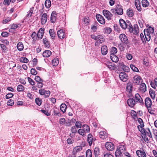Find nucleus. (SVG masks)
Masks as SVG:
<instances>
[{"mask_svg": "<svg viewBox=\"0 0 157 157\" xmlns=\"http://www.w3.org/2000/svg\"><path fill=\"white\" fill-rule=\"evenodd\" d=\"M17 48L19 51H21L24 49V45L23 43L21 42H19L17 45Z\"/></svg>", "mask_w": 157, "mask_h": 157, "instance_id": "28", "label": "nucleus"}, {"mask_svg": "<svg viewBox=\"0 0 157 157\" xmlns=\"http://www.w3.org/2000/svg\"><path fill=\"white\" fill-rule=\"evenodd\" d=\"M127 14L129 17H132L133 15V12L132 10L129 9L127 11Z\"/></svg>", "mask_w": 157, "mask_h": 157, "instance_id": "35", "label": "nucleus"}, {"mask_svg": "<svg viewBox=\"0 0 157 157\" xmlns=\"http://www.w3.org/2000/svg\"><path fill=\"white\" fill-rule=\"evenodd\" d=\"M103 157H114L111 154L106 153L103 154Z\"/></svg>", "mask_w": 157, "mask_h": 157, "instance_id": "57", "label": "nucleus"}, {"mask_svg": "<svg viewBox=\"0 0 157 157\" xmlns=\"http://www.w3.org/2000/svg\"><path fill=\"white\" fill-rule=\"evenodd\" d=\"M78 132L79 134L82 135V136H86V133L84 130L82 129V128H80L78 131Z\"/></svg>", "mask_w": 157, "mask_h": 157, "instance_id": "38", "label": "nucleus"}, {"mask_svg": "<svg viewBox=\"0 0 157 157\" xmlns=\"http://www.w3.org/2000/svg\"><path fill=\"white\" fill-rule=\"evenodd\" d=\"M45 5L47 8H49L51 5V2L50 0H46L45 2Z\"/></svg>", "mask_w": 157, "mask_h": 157, "instance_id": "42", "label": "nucleus"}, {"mask_svg": "<svg viewBox=\"0 0 157 157\" xmlns=\"http://www.w3.org/2000/svg\"><path fill=\"white\" fill-rule=\"evenodd\" d=\"M92 153L91 150L90 149L87 150L86 153V157H92Z\"/></svg>", "mask_w": 157, "mask_h": 157, "instance_id": "45", "label": "nucleus"}, {"mask_svg": "<svg viewBox=\"0 0 157 157\" xmlns=\"http://www.w3.org/2000/svg\"><path fill=\"white\" fill-rule=\"evenodd\" d=\"M96 18L98 21L101 24H104L105 23V21L104 17L99 14H97Z\"/></svg>", "mask_w": 157, "mask_h": 157, "instance_id": "9", "label": "nucleus"}, {"mask_svg": "<svg viewBox=\"0 0 157 157\" xmlns=\"http://www.w3.org/2000/svg\"><path fill=\"white\" fill-rule=\"evenodd\" d=\"M103 13L105 17L108 20H109L111 19L113 15L109 11L107 10H104L103 11Z\"/></svg>", "mask_w": 157, "mask_h": 157, "instance_id": "4", "label": "nucleus"}, {"mask_svg": "<svg viewBox=\"0 0 157 157\" xmlns=\"http://www.w3.org/2000/svg\"><path fill=\"white\" fill-rule=\"evenodd\" d=\"M149 94L151 98L152 99H154L155 98V93L154 90L150 89L149 90Z\"/></svg>", "mask_w": 157, "mask_h": 157, "instance_id": "36", "label": "nucleus"}, {"mask_svg": "<svg viewBox=\"0 0 157 157\" xmlns=\"http://www.w3.org/2000/svg\"><path fill=\"white\" fill-rule=\"evenodd\" d=\"M98 41H99L100 43H102L104 42L105 40L104 37L101 35H98V37L97 40Z\"/></svg>", "mask_w": 157, "mask_h": 157, "instance_id": "39", "label": "nucleus"}, {"mask_svg": "<svg viewBox=\"0 0 157 157\" xmlns=\"http://www.w3.org/2000/svg\"><path fill=\"white\" fill-rule=\"evenodd\" d=\"M135 97L136 100V103L139 102L141 104H143L144 102L143 99L139 94H136L135 95Z\"/></svg>", "mask_w": 157, "mask_h": 157, "instance_id": "15", "label": "nucleus"}, {"mask_svg": "<svg viewBox=\"0 0 157 157\" xmlns=\"http://www.w3.org/2000/svg\"><path fill=\"white\" fill-rule=\"evenodd\" d=\"M117 48L115 47H112L111 49L110 56L111 55H115L117 52Z\"/></svg>", "mask_w": 157, "mask_h": 157, "instance_id": "31", "label": "nucleus"}, {"mask_svg": "<svg viewBox=\"0 0 157 157\" xmlns=\"http://www.w3.org/2000/svg\"><path fill=\"white\" fill-rule=\"evenodd\" d=\"M77 128H81L82 127V123L80 121H76L75 123V126Z\"/></svg>", "mask_w": 157, "mask_h": 157, "instance_id": "40", "label": "nucleus"}, {"mask_svg": "<svg viewBox=\"0 0 157 157\" xmlns=\"http://www.w3.org/2000/svg\"><path fill=\"white\" fill-rule=\"evenodd\" d=\"M82 149V147L81 146H77L74 148L72 151V153L75 155L76 154L77 152L81 151Z\"/></svg>", "mask_w": 157, "mask_h": 157, "instance_id": "18", "label": "nucleus"}, {"mask_svg": "<svg viewBox=\"0 0 157 157\" xmlns=\"http://www.w3.org/2000/svg\"><path fill=\"white\" fill-rule=\"evenodd\" d=\"M58 37L61 39H63L65 36V34L63 29H60L57 32Z\"/></svg>", "mask_w": 157, "mask_h": 157, "instance_id": "13", "label": "nucleus"}, {"mask_svg": "<svg viewBox=\"0 0 157 157\" xmlns=\"http://www.w3.org/2000/svg\"><path fill=\"white\" fill-rule=\"evenodd\" d=\"M106 133L105 132L103 131H101L99 133V136L100 138H101L102 139H104L105 138V134Z\"/></svg>", "mask_w": 157, "mask_h": 157, "instance_id": "46", "label": "nucleus"}, {"mask_svg": "<svg viewBox=\"0 0 157 157\" xmlns=\"http://www.w3.org/2000/svg\"><path fill=\"white\" fill-rule=\"evenodd\" d=\"M144 34L146 40L147 41H149L151 39L150 34L148 33L147 32H144Z\"/></svg>", "mask_w": 157, "mask_h": 157, "instance_id": "34", "label": "nucleus"}, {"mask_svg": "<svg viewBox=\"0 0 157 157\" xmlns=\"http://www.w3.org/2000/svg\"><path fill=\"white\" fill-rule=\"evenodd\" d=\"M149 113L151 114H155V111L152 110L151 107H147Z\"/></svg>", "mask_w": 157, "mask_h": 157, "instance_id": "56", "label": "nucleus"}, {"mask_svg": "<svg viewBox=\"0 0 157 157\" xmlns=\"http://www.w3.org/2000/svg\"><path fill=\"white\" fill-rule=\"evenodd\" d=\"M49 33L52 39H55L56 36V33L53 29H51L49 30Z\"/></svg>", "mask_w": 157, "mask_h": 157, "instance_id": "25", "label": "nucleus"}, {"mask_svg": "<svg viewBox=\"0 0 157 157\" xmlns=\"http://www.w3.org/2000/svg\"><path fill=\"white\" fill-rule=\"evenodd\" d=\"M136 153L138 157H146L147 156L146 153L143 149L142 150H137Z\"/></svg>", "mask_w": 157, "mask_h": 157, "instance_id": "7", "label": "nucleus"}, {"mask_svg": "<svg viewBox=\"0 0 157 157\" xmlns=\"http://www.w3.org/2000/svg\"><path fill=\"white\" fill-rule=\"evenodd\" d=\"M20 61L22 63H27L28 62L29 60L26 57H21L20 59Z\"/></svg>", "mask_w": 157, "mask_h": 157, "instance_id": "47", "label": "nucleus"}, {"mask_svg": "<svg viewBox=\"0 0 157 157\" xmlns=\"http://www.w3.org/2000/svg\"><path fill=\"white\" fill-rule=\"evenodd\" d=\"M57 13L56 11H53L51 14L50 21L52 23H54L56 21Z\"/></svg>", "mask_w": 157, "mask_h": 157, "instance_id": "8", "label": "nucleus"}, {"mask_svg": "<svg viewBox=\"0 0 157 157\" xmlns=\"http://www.w3.org/2000/svg\"><path fill=\"white\" fill-rule=\"evenodd\" d=\"M11 20L10 17H8L7 18L3 20V24H6L8 22L10 21Z\"/></svg>", "mask_w": 157, "mask_h": 157, "instance_id": "63", "label": "nucleus"}, {"mask_svg": "<svg viewBox=\"0 0 157 157\" xmlns=\"http://www.w3.org/2000/svg\"><path fill=\"white\" fill-rule=\"evenodd\" d=\"M28 80L29 83L32 85L34 86L35 85V82L30 77L28 78Z\"/></svg>", "mask_w": 157, "mask_h": 157, "instance_id": "55", "label": "nucleus"}, {"mask_svg": "<svg viewBox=\"0 0 157 157\" xmlns=\"http://www.w3.org/2000/svg\"><path fill=\"white\" fill-rule=\"evenodd\" d=\"M106 64L108 67L111 70H115L116 68L115 64L112 62H107Z\"/></svg>", "mask_w": 157, "mask_h": 157, "instance_id": "14", "label": "nucleus"}, {"mask_svg": "<svg viewBox=\"0 0 157 157\" xmlns=\"http://www.w3.org/2000/svg\"><path fill=\"white\" fill-rule=\"evenodd\" d=\"M119 78L123 82H126L128 79V76L126 73L124 72H121L119 74Z\"/></svg>", "mask_w": 157, "mask_h": 157, "instance_id": "5", "label": "nucleus"}, {"mask_svg": "<svg viewBox=\"0 0 157 157\" xmlns=\"http://www.w3.org/2000/svg\"><path fill=\"white\" fill-rule=\"evenodd\" d=\"M143 80L141 77L138 75H136L133 78V82L136 85H139L142 82Z\"/></svg>", "mask_w": 157, "mask_h": 157, "instance_id": "2", "label": "nucleus"}, {"mask_svg": "<svg viewBox=\"0 0 157 157\" xmlns=\"http://www.w3.org/2000/svg\"><path fill=\"white\" fill-rule=\"evenodd\" d=\"M35 79L37 82H43V80L38 76H36L35 77Z\"/></svg>", "mask_w": 157, "mask_h": 157, "instance_id": "54", "label": "nucleus"}, {"mask_svg": "<svg viewBox=\"0 0 157 157\" xmlns=\"http://www.w3.org/2000/svg\"><path fill=\"white\" fill-rule=\"evenodd\" d=\"M133 31H134L135 33L137 34L138 33L139 30L138 28V26L137 25H134V29H133Z\"/></svg>", "mask_w": 157, "mask_h": 157, "instance_id": "62", "label": "nucleus"}, {"mask_svg": "<svg viewBox=\"0 0 157 157\" xmlns=\"http://www.w3.org/2000/svg\"><path fill=\"white\" fill-rule=\"evenodd\" d=\"M127 103L128 106L131 107H133L135 104L137 103L135 100L132 98H130L128 99Z\"/></svg>", "mask_w": 157, "mask_h": 157, "instance_id": "10", "label": "nucleus"}, {"mask_svg": "<svg viewBox=\"0 0 157 157\" xmlns=\"http://www.w3.org/2000/svg\"><path fill=\"white\" fill-rule=\"evenodd\" d=\"M47 14L46 13H44L42 15L41 17V23L42 24H44L46 22L47 20Z\"/></svg>", "mask_w": 157, "mask_h": 157, "instance_id": "17", "label": "nucleus"}, {"mask_svg": "<svg viewBox=\"0 0 157 157\" xmlns=\"http://www.w3.org/2000/svg\"><path fill=\"white\" fill-rule=\"evenodd\" d=\"M76 127L74 126L71 127V132L73 133H76L78 131L76 128Z\"/></svg>", "mask_w": 157, "mask_h": 157, "instance_id": "51", "label": "nucleus"}, {"mask_svg": "<svg viewBox=\"0 0 157 157\" xmlns=\"http://www.w3.org/2000/svg\"><path fill=\"white\" fill-rule=\"evenodd\" d=\"M14 104V101L12 99H10L7 102V105H12Z\"/></svg>", "mask_w": 157, "mask_h": 157, "instance_id": "60", "label": "nucleus"}, {"mask_svg": "<svg viewBox=\"0 0 157 157\" xmlns=\"http://www.w3.org/2000/svg\"><path fill=\"white\" fill-rule=\"evenodd\" d=\"M119 38L123 44H127L128 43L126 36L124 34H121L119 36Z\"/></svg>", "mask_w": 157, "mask_h": 157, "instance_id": "3", "label": "nucleus"}, {"mask_svg": "<svg viewBox=\"0 0 157 157\" xmlns=\"http://www.w3.org/2000/svg\"><path fill=\"white\" fill-rule=\"evenodd\" d=\"M94 153L95 157H98L99 155V149L98 147H95L94 150Z\"/></svg>", "mask_w": 157, "mask_h": 157, "instance_id": "37", "label": "nucleus"}, {"mask_svg": "<svg viewBox=\"0 0 157 157\" xmlns=\"http://www.w3.org/2000/svg\"><path fill=\"white\" fill-rule=\"evenodd\" d=\"M115 11L118 15H121L123 14V10L121 6L119 5L117 6L116 7Z\"/></svg>", "mask_w": 157, "mask_h": 157, "instance_id": "11", "label": "nucleus"}, {"mask_svg": "<svg viewBox=\"0 0 157 157\" xmlns=\"http://www.w3.org/2000/svg\"><path fill=\"white\" fill-rule=\"evenodd\" d=\"M154 29L153 28L150 27L148 28L147 31L148 33L152 34L154 33Z\"/></svg>", "mask_w": 157, "mask_h": 157, "instance_id": "59", "label": "nucleus"}, {"mask_svg": "<svg viewBox=\"0 0 157 157\" xmlns=\"http://www.w3.org/2000/svg\"><path fill=\"white\" fill-rule=\"evenodd\" d=\"M59 61L57 58H55L52 61V63L53 65L54 66H56L59 63Z\"/></svg>", "mask_w": 157, "mask_h": 157, "instance_id": "33", "label": "nucleus"}, {"mask_svg": "<svg viewBox=\"0 0 157 157\" xmlns=\"http://www.w3.org/2000/svg\"><path fill=\"white\" fill-rule=\"evenodd\" d=\"M144 134L146 135H147L150 138H152L151 132L149 128H147L145 130V132H144Z\"/></svg>", "mask_w": 157, "mask_h": 157, "instance_id": "24", "label": "nucleus"}, {"mask_svg": "<svg viewBox=\"0 0 157 157\" xmlns=\"http://www.w3.org/2000/svg\"><path fill=\"white\" fill-rule=\"evenodd\" d=\"M66 109L67 106L65 104H61L60 107V109L63 113H64L66 112Z\"/></svg>", "mask_w": 157, "mask_h": 157, "instance_id": "32", "label": "nucleus"}, {"mask_svg": "<svg viewBox=\"0 0 157 157\" xmlns=\"http://www.w3.org/2000/svg\"><path fill=\"white\" fill-rule=\"evenodd\" d=\"M130 67L131 69L134 71L138 72L139 71L138 68L136 67L134 65L131 64L130 65Z\"/></svg>", "mask_w": 157, "mask_h": 157, "instance_id": "41", "label": "nucleus"}, {"mask_svg": "<svg viewBox=\"0 0 157 157\" xmlns=\"http://www.w3.org/2000/svg\"><path fill=\"white\" fill-rule=\"evenodd\" d=\"M115 155L116 157H122L123 154L116 150L115 152Z\"/></svg>", "mask_w": 157, "mask_h": 157, "instance_id": "44", "label": "nucleus"}, {"mask_svg": "<svg viewBox=\"0 0 157 157\" xmlns=\"http://www.w3.org/2000/svg\"><path fill=\"white\" fill-rule=\"evenodd\" d=\"M120 24L121 27L123 29H126L127 28L129 29L130 33L133 31V28L131 23L128 21L125 22L123 19L120 20Z\"/></svg>", "mask_w": 157, "mask_h": 157, "instance_id": "1", "label": "nucleus"}, {"mask_svg": "<svg viewBox=\"0 0 157 157\" xmlns=\"http://www.w3.org/2000/svg\"><path fill=\"white\" fill-rule=\"evenodd\" d=\"M95 140V138L93 137L91 134H89L88 135L87 141L90 146L92 145V143Z\"/></svg>", "mask_w": 157, "mask_h": 157, "instance_id": "12", "label": "nucleus"}, {"mask_svg": "<svg viewBox=\"0 0 157 157\" xmlns=\"http://www.w3.org/2000/svg\"><path fill=\"white\" fill-rule=\"evenodd\" d=\"M131 115L132 117L134 119H135L137 116L136 112L134 110H132L131 112Z\"/></svg>", "mask_w": 157, "mask_h": 157, "instance_id": "52", "label": "nucleus"}, {"mask_svg": "<svg viewBox=\"0 0 157 157\" xmlns=\"http://www.w3.org/2000/svg\"><path fill=\"white\" fill-rule=\"evenodd\" d=\"M52 54L51 52L49 50H45L43 53V56L44 57H49Z\"/></svg>", "mask_w": 157, "mask_h": 157, "instance_id": "21", "label": "nucleus"}, {"mask_svg": "<svg viewBox=\"0 0 157 157\" xmlns=\"http://www.w3.org/2000/svg\"><path fill=\"white\" fill-rule=\"evenodd\" d=\"M145 104L146 106L147 107H151L152 105V101L151 99L147 97L146 98Z\"/></svg>", "mask_w": 157, "mask_h": 157, "instance_id": "16", "label": "nucleus"}, {"mask_svg": "<svg viewBox=\"0 0 157 157\" xmlns=\"http://www.w3.org/2000/svg\"><path fill=\"white\" fill-rule=\"evenodd\" d=\"M82 128L86 133H89L90 131V127L86 124L83 125L82 127Z\"/></svg>", "mask_w": 157, "mask_h": 157, "instance_id": "27", "label": "nucleus"}, {"mask_svg": "<svg viewBox=\"0 0 157 157\" xmlns=\"http://www.w3.org/2000/svg\"><path fill=\"white\" fill-rule=\"evenodd\" d=\"M46 90L44 89H41L39 90V93L41 95H44L45 94Z\"/></svg>", "mask_w": 157, "mask_h": 157, "instance_id": "61", "label": "nucleus"}, {"mask_svg": "<svg viewBox=\"0 0 157 157\" xmlns=\"http://www.w3.org/2000/svg\"><path fill=\"white\" fill-rule=\"evenodd\" d=\"M110 57L111 60L113 62H117L119 60L118 57L115 55H111L110 56Z\"/></svg>", "mask_w": 157, "mask_h": 157, "instance_id": "29", "label": "nucleus"}, {"mask_svg": "<svg viewBox=\"0 0 157 157\" xmlns=\"http://www.w3.org/2000/svg\"><path fill=\"white\" fill-rule=\"evenodd\" d=\"M144 126L143 125H138V128L139 129V130L142 132V133L144 135V132H145V130L143 128V127H144Z\"/></svg>", "mask_w": 157, "mask_h": 157, "instance_id": "48", "label": "nucleus"}, {"mask_svg": "<svg viewBox=\"0 0 157 157\" xmlns=\"http://www.w3.org/2000/svg\"><path fill=\"white\" fill-rule=\"evenodd\" d=\"M122 69L123 71L126 72H128L129 71V67L125 65H124L122 66Z\"/></svg>", "mask_w": 157, "mask_h": 157, "instance_id": "53", "label": "nucleus"}, {"mask_svg": "<svg viewBox=\"0 0 157 157\" xmlns=\"http://www.w3.org/2000/svg\"><path fill=\"white\" fill-rule=\"evenodd\" d=\"M104 31L105 33L109 34L111 33L112 30L110 28L106 27L104 29Z\"/></svg>", "mask_w": 157, "mask_h": 157, "instance_id": "49", "label": "nucleus"}, {"mask_svg": "<svg viewBox=\"0 0 157 157\" xmlns=\"http://www.w3.org/2000/svg\"><path fill=\"white\" fill-rule=\"evenodd\" d=\"M133 86L132 83L131 82H128L127 85V90L129 93L132 92V90Z\"/></svg>", "mask_w": 157, "mask_h": 157, "instance_id": "23", "label": "nucleus"}, {"mask_svg": "<svg viewBox=\"0 0 157 157\" xmlns=\"http://www.w3.org/2000/svg\"><path fill=\"white\" fill-rule=\"evenodd\" d=\"M36 103L38 105H40L42 103V101L39 98H36L35 99Z\"/></svg>", "mask_w": 157, "mask_h": 157, "instance_id": "50", "label": "nucleus"}, {"mask_svg": "<svg viewBox=\"0 0 157 157\" xmlns=\"http://www.w3.org/2000/svg\"><path fill=\"white\" fill-rule=\"evenodd\" d=\"M105 148L108 150L109 151H112L114 148V146L112 143L110 142H107L105 145Z\"/></svg>", "mask_w": 157, "mask_h": 157, "instance_id": "6", "label": "nucleus"}, {"mask_svg": "<svg viewBox=\"0 0 157 157\" xmlns=\"http://www.w3.org/2000/svg\"><path fill=\"white\" fill-rule=\"evenodd\" d=\"M139 90L142 92H145L146 90V87L144 83H141L140 85Z\"/></svg>", "mask_w": 157, "mask_h": 157, "instance_id": "20", "label": "nucleus"}, {"mask_svg": "<svg viewBox=\"0 0 157 157\" xmlns=\"http://www.w3.org/2000/svg\"><path fill=\"white\" fill-rule=\"evenodd\" d=\"M43 42L45 46V47L49 48L50 47V43L47 39L46 38H44L43 39Z\"/></svg>", "mask_w": 157, "mask_h": 157, "instance_id": "26", "label": "nucleus"}, {"mask_svg": "<svg viewBox=\"0 0 157 157\" xmlns=\"http://www.w3.org/2000/svg\"><path fill=\"white\" fill-rule=\"evenodd\" d=\"M101 53L103 55H105L107 54L108 52L107 48L106 46H103L101 48Z\"/></svg>", "mask_w": 157, "mask_h": 157, "instance_id": "22", "label": "nucleus"}, {"mask_svg": "<svg viewBox=\"0 0 157 157\" xmlns=\"http://www.w3.org/2000/svg\"><path fill=\"white\" fill-rule=\"evenodd\" d=\"M30 71L31 74L33 75H36L37 73V71L34 68H32Z\"/></svg>", "mask_w": 157, "mask_h": 157, "instance_id": "58", "label": "nucleus"}, {"mask_svg": "<svg viewBox=\"0 0 157 157\" xmlns=\"http://www.w3.org/2000/svg\"><path fill=\"white\" fill-rule=\"evenodd\" d=\"M142 4L143 7H147L149 6V3L147 0H142Z\"/></svg>", "mask_w": 157, "mask_h": 157, "instance_id": "30", "label": "nucleus"}, {"mask_svg": "<svg viewBox=\"0 0 157 157\" xmlns=\"http://www.w3.org/2000/svg\"><path fill=\"white\" fill-rule=\"evenodd\" d=\"M119 151L124 154V153L126 151V146L124 145H120L119 147L117 149Z\"/></svg>", "mask_w": 157, "mask_h": 157, "instance_id": "19", "label": "nucleus"}, {"mask_svg": "<svg viewBox=\"0 0 157 157\" xmlns=\"http://www.w3.org/2000/svg\"><path fill=\"white\" fill-rule=\"evenodd\" d=\"M24 90V86L21 85H18L17 87V90L18 92L23 91Z\"/></svg>", "mask_w": 157, "mask_h": 157, "instance_id": "43", "label": "nucleus"}, {"mask_svg": "<svg viewBox=\"0 0 157 157\" xmlns=\"http://www.w3.org/2000/svg\"><path fill=\"white\" fill-rule=\"evenodd\" d=\"M13 95V94L12 93H9L6 95V99H9L12 98Z\"/></svg>", "mask_w": 157, "mask_h": 157, "instance_id": "64", "label": "nucleus"}]
</instances>
